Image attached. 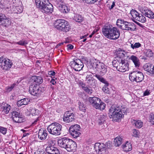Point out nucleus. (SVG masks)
Masks as SVG:
<instances>
[{
    "instance_id": "f257e3e1",
    "label": "nucleus",
    "mask_w": 154,
    "mask_h": 154,
    "mask_svg": "<svg viewBox=\"0 0 154 154\" xmlns=\"http://www.w3.org/2000/svg\"><path fill=\"white\" fill-rule=\"evenodd\" d=\"M43 80L41 76L34 75L32 77L31 81V83L29 89V92L31 95H37L38 90L37 85L41 84L43 82Z\"/></svg>"
},
{
    "instance_id": "f03ea898",
    "label": "nucleus",
    "mask_w": 154,
    "mask_h": 154,
    "mask_svg": "<svg viewBox=\"0 0 154 154\" xmlns=\"http://www.w3.org/2000/svg\"><path fill=\"white\" fill-rule=\"evenodd\" d=\"M119 107L114 106H112L109 109L110 118H112L114 121L120 120L124 116V114L120 111H119Z\"/></svg>"
},
{
    "instance_id": "7ed1b4c3",
    "label": "nucleus",
    "mask_w": 154,
    "mask_h": 154,
    "mask_svg": "<svg viewBox=\"0 0 154 154\" xmlns=\"http://www.w3.org/2000/svg\"><path fill=\"white\" fill-rule=\"evenodd\" d=\"M56 28L58 30L67 32L71 29L68 22L64 19L57 20L55 21Z\"/></svg>"
},
{
    "instance_id": "20e7f679",
    "label": "nucleus",
    "mask_w": 154,
    "mask_h": 154,
    "mask_svg": "<svg viewBox=\"0 0 154 154\" xmlns=\"http://www.w3.org/2000/svg\"><path fill=\"white\" fill-rule=\"evenodd\" d=\"M62 126L60 124L54 122L48 126L47 129L49 133L55 136H58L61 134Z\"/></svg>"
},
{
    "instance_id": "39448f33",
    "label": "nucleus",
    "mask_w": 154,
    "mask_h": 154,
    "mask_svg": "<svg viewBox=\"0 0 154 154\" xmlns=\"http://www.w3.org/2000/svg\"><path fill=\"white\" fill-rule=\"evenodd\" d=\"M90 103L96 109L103 110L105 109V104L97 97H90L88 98Z\"/></svg>"
},
{
    "instance_id": "423d86ee",
    "label": "nucleus",
    "mask_w": 154,
    "mask_h": 154,
    "mask_svg": "<svg viewBox=\"0 0 154 154\" xmlns=\"http://www.w3.org/2000/svg\"><path fill=\"white\" fill-rule=\"evenodd\" d=\"M13 63L10 59L4 58L3 57H0V67L3 70H9L13 65Z\"/></svg>"
},
{
    "instance_id": "0eeeda50",
    "label": "nucleus",
    "mask_w": 154,
    "mask_h": 154,
    "mask_svg": "<svg viewBox=\"0 0 154 154\" xmlns=\"http://www.w3.org/2000/svg\"><path fill=\"white\" fill-rule=\"evenodd\" d=\"M130 80L132 82H140L144 79V75L143 73L140 72H133L129 75Z\"/></svg>"
},
{
    "instance_id": "6e6552de",
    "label": "nucleus",
    "mask_w": 154,
    "mask_h": 154,
    "mask_svg": "<svg viewBox=\"0 0 154 154\" xmlns=\"http://www.w3.org/2000/svg\"><path fill=\"white\" fill-rule=\"evenodd\" d=\"M120 35V32L119 29L112 26L106 37L110 39L116 40L119 38Z\"/></svg>"
},
{
    "instance_id": "1a4fd4ad",
    "label": "nucleus",
    "mask_w": 154,
    "mask_h": 154,
    "mask_svg": "<svg viewBox=\"0 0 154 154\" xmlns=\"http://www.w3.org/2000/svg\"><path fill=\"white\" fill-rule=\"evenodd\" d=\"M130 14L133 18V21L135 20L142 23L145 22L146 19L145 17L141 14H139L135 10H131Z\"/></svg>"
},
{
    "instance_id": "9d476101",
    "label": "nucleus",
    "mask_w": 154,
    "mask_h": 154,
    "mask_svg": "<svg viewBox=\"0 0 154 154\" xmlns=\"http://www.w3.org/2000/svg\"><path fill=\"white\" fill-rule=\"evenodd\" d=\"M79 125L76 124L72 125L69 128L70 134L74 138H77L81 134Z\"/></svg>"
},
{
    "instance_id": "9b49d317",
    "label": "nucleus",
    "mask_w": 154,
    "mask_h": 154,
    "mask_svg": "<svg viewBox=\"0 0 154 154\" xmlns=\"http://www.w3.org/2000/svg\"><path fill=\"white\" fill-rule=\"evenodd\" d=\"M69 64L71 67L76 71H80L84 67L83 62L80 60L78 59L70 62Z\"/></svg>"
},
{
    "instance_id": "f8f14e48",
    "label": "nucleus",
    "mask_w": 154,
    "mask_h": 154,
    "mask_svg": "<svg viewBox=\"0 0 154 154\" xmlns=\"http://www.w3.org/2000/svg\"><path fill=\"white\" fill-rule=\"evenodd\" d=\"M93 67L97 68V70L103 74H105L107 71V67L102 62L96 61L93 63Z\"/></svg>"
},
{
    "instance_id": "ddd939ff",
    "label": "nucleus",
    "mask_w": 154,
    "mask_h": 154,
    "mask_svg": "<svg viewBox=\"0 0 154 154\" xmlns=\"http://www.w3.org/2000/svg\"><path fill=\"white\" fill-rule=\"evenodd\" d=\"M13 121L17 123H21L23 122V117L19 111H13L11 113Z\"/></svg>"
},
{
    "instance_id": "4468645a",
    "label": "nucleus",
    "mask_w": 154,
    "mask_h": 154,
    "mask_svg": "<svg viewBox=\"0 0 154 154\" xmlns=\"http://www.w3.org/2000/svg\"><path fill=\"white\" fill-rule=\"evenodd\" d=\"M41 8V11L43 13L46 14H51L53 11V8L52 5L47 2L45 3Z\"/></svg>"
},
{
    "instance_id": "2eb2a0df",
    "label": "nucleus",
    "mask_w": 154,
    "mask_h": 154,
    "mask_svg": "<svg viewBox=\"0 0 154 154\" xmlns=\"http://www.w3.org/2000/svg\"><path fill=\"white\" fill-rule=\"evenodd\" d=\"M128 64L125 60L122 59L117 69L119 71L125 72L128 70Z\"/></svg>"
},
{
    "instance_id": "dca6fc26",
    "label": "nucleus",
    "mask_w": 154,
    "mask_h": 154,
    "mask_svg": "<svg viewBox=\"0 0 154 154\" xmlns=\"http://www.w3.org/2000/svg\"><path fill=\"white\" fill-rule=\"evenodd\" d=\"M57 6L60 11L63 13H67L68 12L67 7L66 6L63 0H56Z\"/></svg>"
},
{
    "instance_id": "f3484780",
    "label": "nucleus",
    "mask_w": 154,
    "mask_h": 154,
    "mask_svg": "<svg viewBox=\"0 0 154 154\" xmlns=\"http://www.w3.org/2000/svg\"><path fill=\"white\" fill-rule=\"evenodd\" d=\"M122 29L128 31H133L136 29L135 25L133 23L128 22L126 21L123 24Z\"/></svg>"
},
{
    "instance_id": "a211bd4d",
    "label": "nucleus",
    "mask_w": 154,
    "mask_h": 154,
    "mask_svg": "<svg viewBox=\"0 0 154 154\" xmlns=\"http://www.w3.org/2000/svg\"><path fill=\"white\" fill-rule=\"evenodd\" d=\"M74 119V116L73 113L69 112H66L65 113L63 118V121L67 123L73 121Z\"/></svg>"
},
{
    "instance_id": "6ab92c4d",
    "label": "nucleus",
    "mask_w": 154,
    "mask_h": 154,
    "mask_svg": "<svg viewBox=\"0 0 154 154\" xmlns=\"http://www.w3.org/2000/svg\"><path fill=\"white\" fill-rule=\"evenodd\" d=\"M70 140L66 137H63L58 140V143L60 146L65 148Z\"/></svg>"
},
{
    "instance_id": "aec40b11",
    "label": "nucleus",
    "mask_w": 154,
    "mask_h": 154,
    "mask_svg": "<svg viewBox=\"0 0 154 154\" xmlns=\"http://www.w3.org/2000/svg\"><path fill=\"white\" fill-rule=\"evenodd\" d=\"M46 151L49 154H60L59 150L57 148L51 146L47 147Z\"/></svg>"
},
{
    "instance_id": "412c9836",
    "label": "nucleus",
    "mask_w": 154,
    "mask_h": 154,
    "mask_svg": "<svg viewBox=\"0 0 154 154\" xmlns=\"http://www.w3.org/2000/svg\"><path fill=\"white\" fill-rule=\"evenodd\" d=\"M38 137L42 140H45L48 135L47 131L46 130L43 129H40L38 132Z\"/></svg>"
},
{
    "instance_id": "4be33fe9",
    "label": "nucleus",
    "mask_w": 154,
    "mask_h": 154,
    "mask_svg": "<svg viewBox=\"0 0 154 154\" xmlns=\"http://www.w3.org/2000/svg\"><path fill=\"white\" fill-rule=\"evenodd\" d=\"M76 143L72 140L67 144V146L65 148L67 151H71L74 150L76 147Z\"/></svg>"
},
{
    "instance_id": "5701e85b",
    "label": "nucleus",
    "mask_w": 154,
    "mask_h": 154,
    "mask_svg": "<svg viewBox=\"0 0 154 154\" xmlns=\"http://www.w3.org/2000/svg\"><path fill=\"white\" fill-rule=\"evenodd\" d=\"M94 149L96 152H99L105 149V144L103 143H96L94 145Z\"/></svg>"
},
{
    "instance_id": "b1692460",
    "label": "nucleus",
    "mask_w": 154,
    "mask_h": 154,
    "mask_svg": "<svg viewBox=\"0 0 154 154\" xmlns=\"http://www.w3.org/2000/svg\"><path fill=\"white\" fill-rule=\"evenodd\" d=\"M116 54L117 57L116 58L122 59V58L125 56L126 53L125 51L121 48H119L116 50Z\"/></svg>"
},
{
    "instance_id": "393cba45",
    "label": "nucleus",
    "mask_w": 154,
    "mask_h": 154,
    "mask_svg": "<svg viewBox=\"0 0 154 154\" xmlns=\"http://www.w3.org/2000/svg\"><path fill=\"white\" fill-rule=\"evenodd\" d=\"M11 106L10 105L5 103L1 106V110L5 114H8L11 109Z\"/></svg>"
},
{
    "instance_id": "a878e982",
    "label": "nucleus",
    "mask_w": 154,
    "mask_h": 154,
    "mask_svg": "<svg viewBox=\"0 0 154 154\" xmlns=\"http://www.w3.org/2000/svg\"><path fill=\"white\" fill-rule=\"evenodd\" d=\"M143 14L146 17L151 19H154V13L149 9L144 10Z\"/></svg>"
},
{
    "instance_id": "bb28decb",
    "label": "nucleus",
    "mask_w": 154,
    "mask_h": 154,
    "mask_svg": "<svg viewBox=\"0 0 154 154\" xmlns=\"http://www.w3.org/2000/svg\"><path fill=\"white\" fill-rule=\"evenodd\" d=\"M97 122L100 125L104 124V122L107 118L106 115H101L98 116Z\"/></svg>"
},
{
    "instance_id": "cd10ccee",
    "label": "nucleus",
    "mask_w": 154,
    "mask_h": 154,
    "mask_svg": "<svg viewBox=\"0 0 154 154\" xmlns=\"http://www.w3.org/2000/svg\"><path fill=\"white\" fill-rule=\"evenodd\" d=\"M112 26L111 25H108L104 26L102 29V32L103 35L106 37L107 34L109 33Z\"/></svg>"
},
{
    "instance_id": "c85d7f7f",
    "label": "nucleus",
    "mask_w": 154,
    "mask_h": 154,
    "mask_svg": "<svg viewBox=\"0 0 154 154\" xmlns=\"http://www.w3.org/2000/svg\"><path fill=\"white\" fill-rule=\"evenodd\" d=\"M130 59L134 63L136 67H138L140 65V63L138 58L134 55H132L130 57Z\"/></svg>"
},
{
    "instance_id": "c756f323",
    "label": "nucleus",
    "mask_w": 154,
    "mask_h": 154,
    "mask_svg": "<svg viewBox=\"0 0 154 154\" xmlns=\"http://www.w3.org/2000/svg\"><path fill=\"white\" fill-rule=\"evenodd\" d=\"M48 2L47 0H35V3L38 8H41L45 3Z\"/></svg>"
},
{
    "instance_id": "7c9ffc66",
    "label": "nucleus",
    "mask_w": 154,
    "mask_h": 154,
    "mask_svg": "<svg viewBox=\"0 0 154 154\" xmlns=\"http://www.w3.org/2000/svg\"><path fill=\"white\" fill-rule=\"evenodd\" d=\"M123 150L126 152L130 151L132 150V146L131 144L127 142L125 145L122 146Z\"/></svg>"
},
{
    "instance_id": "2f4dec72",
    "label": "nucleus",
    "mask_w": 154,
    "mask_h": 154,
    "mask_svg": "<svg viewBox=\"0 0 154 154\" xmlns=\"http://www.w3.org/2000/svg\"><path fill=\"white\" fill-rule=\"evenodd\" d=\"M27 110L30 112L32 116L38 115L40 113V111L34 108L30 107Z\"/></svg>"
},
{
    "instance_id": "473e14b6",
    "label": "nucleus",
    "mask_w": 154,
    "mask_h": 154,
    "mask_svg": "<svg viewBox=\"0 0 154 154\" xmlns=\"http://www.w3.org/2000/svg\"><path fill=\"white\" fill-rule=\"evenodd\" d=\"M5 18L4 17L3 19L1 21V25H5L6 26L10 25L11 23V20L5 15Z\"/></svg>"
},
{
    "instance_id": "72a5a7b5",
    "label": "nucleus",
    "mask_w": 154,
    "mask_h": 154,
    "mask_svg": "<svg viewBox=\"0 0 154 154\" xmlns=\"http://www.w3.org/2000/svg\"><path fill=\"white\" fill-rule=\"evenodd\" d=\"M132 122L134 124L135 126L138 128H140L143 126V123L140 120H133Z\"/></svg>"
},
{
    "instance_id": "f704fd0d",
    "label": "nucleus",
    "mask_w": 154,
    "mask_h": 154,
    "mask_svg": "<svg viewBox=\"0 0 154 154\" xmlns=\"http://www.w3.org/2000/svg\"><path fill=\"white\" fill-rule=\"evenodd\" d=\"M115 145L116 146H119L122 142V138L120 137H117L114 140Z\"/></svg>"
},
{
    "instance_id": "c9c22d12",
    "label": "nucleus",
    "mask_w": 154,
    "mask_h": 154,
    "mask_svg": "<svg viewBox=\"0 0 154 154\" xmlns=\"http://www.w3.org/2000/svg\"><path fill=\"white\" fill-rule=\"evenodd\" d=\"M154 67V65L149 63H147L145 64L143 66L144 69L149 72V70L152 69V68Z\"/></svg>"
},
{
    "instance_id": "e433bc0d",
    "label": "nucleus",
    "mask_w": 154,
    "mask_h": 154,
    "mask_svg": "<svg viewBox=\"0 0 154 154\" xmlns=\"http://www.w3.org/2000/svg\"><path fill=\"white\" fill-rule=\"evenodd\" d=\"M122 59H119L116 58V59L112 61V64L113 66L114 67H116V69H117L119 64L120 63Z\"/></svg>"
},
{
    "instance_id": "4c0bfd02",
    "label": "nucleus",
    "mask_w": 154,
    "mask_h": 154,
    "mask_svg": "<svg viewBox=\"0 0 154 154\" xmlns=\"http://www.w3.org/2000/svg\"><path fill=\"white\" fill-rule=\"evenodd\" d=\"M95 76L97 78V79L101 82L103 83L104 84H106L108 82L106 80V79L103 78L102 77V76L98 75H96Z\"/></svg>"
},
{
    "instance_id": "58836bf2",
    "label": "nucleus",
    "mask_w": 154,
    "mask_h": 154,
    "mask_svg": "<svg viewBox=\"0 0 154 154\" xmlns=\"http://www.w3.org/2000/svg\"><path fill=\"white\" fill-rule=\"evenodd\" d=\"M141 46V44L139 42H136L134 44L131 43V47L133 49H136L139 48Z\"/></svg>"
},
{
    "instance_id": "ea45409f",
    "label": "nucleus",
    "mask_w": 154,
    "mask_h": 154,
    "mask_svg": "<svg viewBox=\"0 0 154 154\" xmlns=\"http://www.w3.org/2000/svg\"><path fill=\"white\" fill-rule=\"evenodd\" d=\"M109 84L108 83L105 84V85L103 86L102 88V90L105 93H109V89L108 88V86H109Z\"/></svg>"
},
{
    "instance_id": "a19ab883",
    "label": "nucleus",
    "mask_w": 154,
    "mask_h": 154,
    "mask_svg": "<svg viewBox=\"0 0 154 154\" xmlns=\"http://www.w3.org/2000/svg\"><path fill=\"white\" fill-rule=\"evenodd\" d=\"M83 17L79 14H77L74 17L75 20L77 22H81L83 20Z\"/></svg>"
},
{
    "instance_id": "79ce46f5",
    "label": "nucleus",
    "mask_w": 154,
    "mask_h": 154,
    "mask_svg": "<svg viewBox=\"0 0 154 154\" xmlns=\"http://www.w3.org/2000/svg\"><path fill=\"white\" fill-rule=\"evenodd\" d=\"M79 110L83 112H85L86 109L85 106L84 104L82 102H79Z\"/></svg>"
},
{
    "instance_id": "37998d69",
    "label": "nucleus",
    "mask_w": 154,
    "mask_h": 154,
    "mask_svg": "<svg viewBox=\"0 0 154 154\" xmlns=\"http://www.w3.org/2000/svg\"><path fill=\"white\" fill-rule=\"evenodd\" d=\"M123 20H122L121 19H118L116 21V25L119 26V27L122 29L123 24H124L125 22Z\"/></svg>"
},
{
    "instance_id": "c03bdc74",
    "label": "nucleus",
    "mask_w": 154,
    "mask_h": 154,
    "mask_svg": "<svg viewBox=\"0 0 154 154\" xmlns=\"http://www.w3.org/2000/svg\"><path fill=\"white\" fill-rule=\"evenodd\" d=\"M15 85L16 84L14 83L11 85L10 86H8L6 87V91L7 92H10L14 88Z\"/></svg>"
},
{
    "instance_id": "a18cd8bd",
    "label": "nucleus",
    "mask_w": 154,
    "mask_h": 154,
    "mask_svg": "<svg viewBox=\"0 0 154 154\" xmlns=\"http://www.w3.org/2000/svg\"><path fill=\"white\" fill-rule=\"evenodd\" d=\"M7 131V128L2 127L0 126V132L3 134H5Z\"/></svg>"
},
{
    "instance_id": "49530a36",
    "label": "nucleus",
    "mask_w": 154,
    "mask_h": 154,
    "mask_svg": "<svg viewBox=\"0 0 154 154\" xmlns=\"http://www.w3.org/2000/svg\"><path fill=\"white\" fill-rule=\"evenodd\" d=\"M17 44L21 45L24 46L27 44H28V42L26 40H22L20 41L19 42H17Z\"/></svg>"
},
{
    "instance_id": "de8ad7c7",
    "label": "nucleus",
    "mask_w": 154,
    "mask_h": 154,
    "mask_svg": "<svg viewBox=\"0 0 154 154\" xmlns=\"http://www.w3.org/2000/svg\"><path fill=\"white\" fill-rule=\"evenodd\" d=\"M84 2L88 4H93L96 2L97 0H82Z\"/></svg>"
},
{
    "instance_id": "09e8293b",
    "label": "nucleus",
    "mask_w": 154,
    "mask_h": 154,
    "mask_svg": "<svg viewBox=\"0 0 154 154\" xmlns=\"http://www.w3.org/2000/svg\"><path fill=\"white\" fill-rule=\"evenodd\" d=\"M119 108V111H120L124 114H127V112L128 111V109L125 107H123L121 109H120Z\"/></svg>"
},
{
    "instance_id": "8fccbe9b",
    "label": "nucleus",
    "mask_w": 154,
    "mask_h": 154,
    "mask_svg": "<svg viewBox=\"0 0 154 154\" xmlns=\"http://www.w3.org/2000/svg\"><path fill=\"white\" fill-rule=\"evenodd\" d=\"M83 89L85 92L88 94H90L92 93L91 89L88 88L87 87H85Z\"/></svg>"
},
{
    "instance_id": "3c124183",
    "label": "nucleus",
    "mask_w": 154,
    "mask_h": 154,
    "mask_svg": "<svg viewBox=\"0 0 154 154\" xmlns=\"http://www.w3.org/2000/svg\"><path fill=\"white\" fill-rule=\"evenodd\" d=\"M21 101L23 102V104L24 105H26L28 104L30 100L29 99L27 98H25L23 99H21Z\"/></svg>"
},
{
    "instance_id": "603ef678",
    "label": "nucleus",
    "mask_w": 154,
    "mask_h": 154,
    "mask_svg": "<svg viewBox=\"0 0 154 154\" xmlns=\"http://www.w3.org/2000/svg\"><path fill=\"white\" fill-rule=\"evenodd\" d=\"M23 10L21 7H17L16 8L15 13L17 14L20 13L22 12Z\"/></svg>"
},
{
    "instance_id": "864d4df0",
    "label": "nucleus",
    "mask_w": 154,
    "mask_h": 154,
    "mask_svg": "<svg viewBox=\"0 0 154 154\" xmlns=\"http://www.w3.org/2000/svg\"><path fill=\"white\" fill-rule=\"evenodd\" d=\"M105 146V149L106 148H110L112 146V143L110 141H108L106 143Z\"/></svg>"
},
{
    "instance_id": "5fc2aeb1",
    "label": "nucleus",
    "mask_w": 154,
    "mask_h": 154,
    "mask_svg": "<svg viewBox=\"0 0 154 154\" xmlns=\"http://www.w3.org/2000/svg\"><path fill=\"white\" fill-rule=\"evenodd\" d=\"M146 54L147 56L151 57L153 55V53L151 50L148 49L146 52Z\"/></svg>"
},
{
    "instance_id": "6e6d98bb",
    "label": "nucleus",
    "mask_w": 154,
    "mask_h": 154,
    "mask_svg": "<svg viewBox=\"0 0 154 154\" xmlns=\"http://www.w3.org/2000/svg\"><path fill=\"white\" fill-rule=\"evenodd\" d=\"M133 136L135 137H138L139 135V132L136 129H134L133 130Z\"/></svg>"
},
{
    "instance_id": "4d7b16f0",
    "label": "nucleus",
    "mask_w": 154,
    "mask_h": 154,
    "mask_svg": "<svg viewBox=\"0 0 154 154\" xmlns=\"http://www.w3.org/2000/svg\"><path fill=\"white\" fill-rule=\"evenodd\" d=\"M40 116L38 117L37 119L35 120L34 121L32 122V125H35L37 123H38L40 121Z\"/></svg>"
},
{
    "instance_id": "13d9d810",
    "label": "nucleus",
    "mask_w": 154,
    "mask_h": 154,
    "mask_svg": "<svg viewBox=\"0 0 154 154\" xmlns=\"http://www.w3.org/2000/svg\"><path fill=\"white\" fill-rule=\"evenodd\" d=\"M150 116L149 120L150 122H154V114L152 113H151L150 114Z\"/></svg>"
},
{
    "instance_id": "bf43d9fd",
    "label": "nucleus",
    "mask_w": 154,
    "mask_h": 154,
    "mask_svg": "<svg viewBox=\"0 0 154 154\" xmlns=\"http://www.w3.org/2000/svg\"><path fill=\"white\" fill-rule=\"evenodd\" d=\"M78 84L80 85L82 88H83L84 87H85V84L83 82L81 81H79L78 82Z\"/></svg>"
},
{
    "instance_id": "052dcab7",
    "label": "nucleus",
    "mask_w": 154,
    "mask_h": 154,
    "mask_svg": "<svg viewBox=\"0 0 154 154\" xmlns=\"http://www.w3.org/2000/svg\"><path fill=\"white\" fill-rule=\"evenodd\" d=\"M150 90H148V89L145 91L143 93V95L144 96H148L150 94Z\"/></svg>"
},
{
    "instance_id": "680f3d73",
    "label": "nucleus",
    "mask_w": 154,
    "mask_h": 154,
    "mask_svg": "<svg viewBox=\"0 0 154 154\" xmlns=\"http://www.w3.org/2000/svg\"><path fill=\"white\" fill-rule=\"evenodd\" d=\"M4 17H5V15L2 13H0V25L1 22V21L2 20V19L4 18Z\"/></svg>"
},
{
    "instance_id": "e2e57ef3",
    "label": "nucleus",
    "mask_w": 154,
    "mask_h": 154,
    "mask_svg": "<svg viewBox=\"0 0 154 154\" xmlns=\"http://www.w3.org/2000/svg\"><path fill=\"white\" fill-rule=\"evenodd\" d=\"M23 102H22V101H21V100L17 102V105L19 107L23 105Z\"/></svg>"
},
{
    "instance_id": "0e129e2a",
    "label": "nucleus",
    "mask_w": 154,
    "mask_h": 154,
    "mask_svg": "<svg viewBox=\"0 0 154 154\" xmlns=\"http://www.w3.org/2000/svg\"><path fill=\"white\" fill-rule=\"evenodd\" d=\"M67 50H72L73 48V46L71 44H69L67 45Z\"/></svg>"
},
{
    "instance_id": "69168bd1",
    "label": "nucleus",
    "mask_w": 154,
    "mask_h": 154,
    "mask_svg": "<svg viewBox=\"0 0 154 154\" xmlns=\"http://www.w3.org/2000/svg\"><path fill=\"white\" fill-rule=\"evenodd\" d=\"M55 72L54 71H51L48 72V74L50 75H55Z\"/></svg>"
},
{
    "instance_id": "338daca9",
    "label": "nucleus",
    "mask_w": 154,
    "mask_h": 154,
    "mask_svg": "<svg viewBox=\"0 0 154 154\" xmlns=\"http://www.w3.org/2000/svg\"><path fill=\"white\" fill-rule=\"evenodd\" d=\"M151 74L154 75V67L152 68V69L149 70V72Z\"/></svg>"
},
{
    "instance_id": "774afa93",
    "label": "nucleus",
    "mask_w": 154,
    "mask_h": 154,
    "mask_svg": "<svg viewBox=\"0 0 154 154\" xmlns=\"http://www.w3.org/2000/svg\"><path fill=\"white\" fill-rule=\"evenodd\" d=\"M51 82L53 85H55L56 83V82L55 81V79L53 78H52Z\"/></svg>"
}]
</instances>
